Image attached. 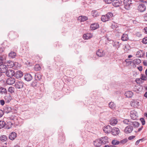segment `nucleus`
<instances>
[{
    "instance_id": "nucleus-1",
    "label": "nucleus",
    "mask_w": 147,
    "mask_h": 147,
    "mask_svg": "<svg viewBox=\"0 0 147 147\" xmlns=\"http://www.w3.org/2000/svg\"><path fill=\"white\" fill-rule=\"evenodd\" d=\"M113 16V14L112 13L109 12L105 15L102 16L101 20L104 22L109 21L112 19Z\"/></svg>"
},
{
    "instance_id": "nucleus-2",
    "label": "nucleus",
    "mask_w": 147,
    "mask_h": 147,
    "mask_svg": "<svg viewBox=\"0 0 147 147\" xmlns=\"http://www.w3.org/2000/svg\"><path fill=\"white\" fill-rule=\"evenodd\" d=\"M124 0H114L112 2V5L115 7H118L123 5Z\"/></svg>"
},
{
    "instance_id": "nucleus-3",
    "label": "nucleus",
    "mask_w": 147,
    "mask_h": 147,
    "mask_svg": "<svg viewBox=\"0 0 147 147\" xmlns=\"http://www.w3.org/2000/svg\"><path fill=\"white\" fill-rule=\"evenodd\" d=\"M131 4L130 1L129 0H124L123 1V5H124V7L127 10L129 9Z\"/></svg>"
},
{
    "instance_id": "nucleus-4",
    "label": "nucleus",
    "mask_w": 147,
    "mask_h": 147,
    "mask_svg": "<svg viewBox=\"0 0 147 147\" xmlns=\"http://www.w3.org/2000/svg\"><path fill=\"white\" fill-rule=\"evenodd\" d=\"M24 83L21 81H18L16 82L15 85V86L16 88L21 89L24 86Z\"/></svg>"
},
{
    "instance_id": "nucleus-5",
    "label": "nucleus",
    "mask_w": 147,
    "mask_h": 147,
    "mask_svg": "<svg viewBox=\"0 0 147 147\" xmlns=\"http://www.w3.org/2000/svg\"><path fill=\"white\" fill-rule=\"evenodd\" d=\"M130 117L133 120L137 119L138 117V114L136 111L133 110L130 112Z\"/></svg>"
},
{
    "instance_id": "nucleus-6",
    "label": "nucleus",
    "mask_w": 147,
    "mask_h": 147,
    "mask_svg": "<svg viewBox=\"0 0 147 147\" xmlns=\"http://www.w3.org/2000/svg\"><path fill=\"white\" fill-rule=\"evenodd\" d=\"M101 144H105L109 142L108 138L107 136L101 137L99 139Z\"/></svg>"
},
{
    "instance_id": "nucleus-7",
    "label": "nucleus",
    "mask_w": 147,
    "mask_h": 147,
    "mask_svg": "<svg viewBox=\"0 0 147 147\" xmlns=\"http://www.w3.org/2000/svg\"><path fill=\"white\" fill-rule=\"evenodd\" d=\"M120 132V130L119 129L116 127H114L111 129V132L112 134L115 136L117 135Z\"/></svg>"
},
{
    "instance_id": "nucleus-8",
    "label": "nucleus",
    "mask_w": 147,
    "mask_h": 147,
    "mask_svg": "<svg viewBox=\"0 0 147 147\" xmlns=\"http://www.w3.org/2000/svg\"><path fill=\"white\" fill-rule=\"evenodd\" d=\"M133 129V127L131 125H128L125 127L124 129V132L126 134L131 133Z\"/></svg>"
},
{
    "instance_id": "nucleus-9",
    "label": "nucleus",
    "mask_w": 147,
    "mask_h": 147,
    "mask_svg": "<svg viewBox=\"0 0 147 147\" xmlns=\"http://www.w3.org/2000/svg\"><path fill=\"white\" fill-rule=\"evenodd\" d=\"M5 72L6 75L9 77H11L14 75V71L12 69L7 70Z\"/></svg>"
},
{
    "instance_id": "nucleus-10",
    "label": "nucleus",
    "mask_w": 147,
    "mask_h": 147,
    "mask_svg": "<svg viewBox=\"0 0 147 147\" xmlns=\"http://www.w3.org/2000/svg\"><path fill=\"white\" fill-rule=\"evenodd\" d=\"M2 64H0V71L1 72L2 74V73L6 72L7 69V65Z\"/></svg>"
},
{
    "instance_id": "nucleus-11",
    "label": "nucleus",
    "mask_w": 147,
    "mask_h": 147,
    "mask_svg": "<svg viewBox=\"0 0 147 147\" xmlns=\"http://www.w3.org/2000/svg\"><path fill=\"white\" fill-rule=\"evenodd\" d=\"M14 77L17 79L20 78L23 75V73L21 71H16L14 74Z\"/></svg>"
},
{
    "instance_id": "nucleus-12",
    "label": "nucleus",
    "mask_w": 147,
    "mask_h": 147,
    "mask_svg": "<svg viewBox=\"0 0 147 147\" xmlns=\"http://www.w3.org/2000/svg\"><path fill=\"white\" fill-rule=\"evenodd\" d=\"M146 9L145 5L143 4H140L138 7V9L140 12H143Z\"/></svg>"
},
{
    "instance_id": "nucleus-13",
    "label": "nucleus",
    "mask_w": 147,
    "mask_h": 147,
    "mask_svg": "<svg viewBox=\"0 0 147 147\" xmlns=\"http://www.w3.org/2000/svg\"><path fill=\"white\" fill-rule=\"evenodd\" d=\"M6 55H3L0 56V64L5 63L7 61L6 60Z\"/></svg>"
},
{
    "instance_id": "nucleus-14",
    "label": "nucleus",
    "mask_w": 147,
    "mask_h": 147,
    "mask_svg": "<svg viewBox=\"0 0 147 147\" xmlns=\"http://www.w3.org/2000/svg\"><path fill=\"white\" fill-rule=\"evenodd\" d=\"M15 82V79L11 77L8 79L6 81L7 83L9 85H12L14 84Z\"/></svg>"
},
{
    "instance_id": "nucleus-15",
    "label": "nucleus",
    "mask_w": 147,
    "mask_h": 147,
    "mask_svg": "<svg viewBox=\"0 0 147 147\" xmlns=\"http://www.w3.org/2000/svg\"><path fill=\"white\" fill-rule=\"evenodd\" d=\"M24 79L27 81H30L32 79V77L30 74H26L24 75Z\"/></svg>"
},
{
    "instance_id": "nucleus-16",
    "label": "nucleus",
    "mask_w": 147,
    "mask_h": 147,
    "mask_svg": "<svg viewBox=\"0 0 147 147\" xmlns=\"http://www.w3.org/2000/svg\"><path fill=\"white\" fill-rule=\"evenodd\" d=\"M111 127L110 126L107 125L104 127L103 130L105 133L108 134L111 132Z\"/></svg>"
},
{
    "instance_id": "nucleus-17",
    "label": "nucleus",
    "mask_w": 147,
    "mask_h": 147,
    "mask_svg": "<svg viewBox=\"0 0 147 147\" xmlns=\"http://www.w3.org/2000/svg\"><path fill=\"white\" fill-rule=\"evenodd\" d=\"M16 56V53L14 51H11L8 54V57L10 59L15 58Z\"/></svg>"
},
{
    "instance_id": "nucleus-18",
    "label": "nucleus",
    "mask_w": 147,
    "mask_h": 147,
    "mask_svg": "<svg viewBox=\"0 0 147 147\" xmlns=\"http://www.w3.org/2000/svg\"><path fill=\"white\" fill-rule=\"evenodd\" d=\"M99 27V25L96 23L92 24L90 26V28L92 30H95L98 28Z\"/></svg>"
},
{
    "instance_id": "nucleus-19",
    "label": "nucleus",
    "mask_w": 147,
    "mask_h": 147,
    "mask_svg": "<svg viewBox=\"0 0 147 147\" xmlns=\"http://www.w3.org/2000/svg\"><path fill=\"white\" fill-rule=\"evenodd\" d=\"M118 121L117 119L115 118H112L110 120V124L112 125H115L117 124Z\"/></svg>"
},
{
    "instance_id": "nucleus-20",
    "label": "nucleus",
    "mask_w": 147,
    "mask_h": 147,
    "mask_svg": "<svg viewBox=\"0 0 147 147\" xmlns=\"http://www.w3.org/2000/svg\"><path fill=\"white\" fill-rule=\"evenodd\" d=\"M93 35L91 33H87L84 34L83 36V38L84 39H88L92 38Z\"/></svg>"
},
{
    "instance_id": "nucleus-21",
    "label": "nucleus",
    "mask_w": 147,
    "mask_h": 147,
    "mask_svg": "<svg viewBox=\"0 0 147 147\" xmlns=\"http://www.w3.org/2000/svg\"><path fill=\"white\" fill-rule=\"evenodd\" d=\"M100 140L99 139H96L94 142V144L96 147H99L101 144Z\"/></svg>"
},
{
    "instance_id": "nucleus-22",
    "label": "nucleus",
    "mask_w": 147,
    "mask_h": 147,
    "mask_svg": "<svg viewBox=\"0 0 147 147\" xmlns=\"http://www.w3.org/2000/svg\"><path fill=\"white\" fill-rule=\"evenodd\" d=\"M16 134L14 132H12L9 136V138L11 140H13L16 138Z\"/></svg>"
},
{
    "instance_id": "nucleus-23",
    "label": "nucleus",
    "mask_w": 147,
    "mask_h": 147,
    "mask_svg": "<svg viewBox=\"0 0 147 147\" xmlns=\"http://www.w3.org/2000/svg\"><path fill=\"white\" fill-rule=\"evenodd\" d=\"M42 77V74L39 72L36 73L35 75V78L36 80L39 81Z\"/></svg>"
},
{
    "instance_id": "nucleus-24",
    "label": "nucleus",
    "mask_w": 147,
    "mask_h": 147,
    "mask_svg": "<svg viewBox=\"0 0 147 147\" xmlns=\"http://www.w3.org/2000/svg\"><path fill=\"white\" fill-rule=\"evenodd\" d=\"M5 64H6L7 67L8 68H11L13 67L14 65L13 62L11 61H7Z\"/></svg>"
},
{
    "instance_id": "nucleus-25",
    "label": "nucleus",
    "mask_w": 147,
    "mask_h": 147,
    "mask_svg": "<svg viewBox=\"0 0 147 147\" xmlns=\"http://www.w3.org/2000/svg\"><path fill=\"white\" fill-rule=\"evenodd\" d=\"M96 55L99 57H101L105 55V53L102 50L98 49L96 53Z\"/></svg>"
},
{
    "instance_id": "nucleus-26",
    "label": "nucleus",
    "mask_w": 147,
    "mask_h": 147,
    "mask_svg": "<svg viewBox=\"0 0 147 147\" xmlns=\"http://www.w3.org/2000/svg\"><path fill=\"white\" fill-rule=\"evenodd\" d=\"M141 62V60L139 59H136L133 61V65L134 67H136L135 64L138 65Z\"/></svg>"
},
{
    "instance_id": "nucleus-27",
    "label": "nucleus",
    "mask_w": 147,
    "mask_h": 147,
    "mask_svg": "<svg viewBox=\"0 0 147 147\" xmlns=\"http://www.w3.org/2000/svg\"><path fill=\"white\" fill-rule=\"evenodd\" d=\"M88 19L85 16H80L78 17V20L80 22H84Z\"/></svg>"
},
{
    "instance_id": "nucleus-28",
    "label": "nucleus",
    "mask_w": 147,
    "mask_h": 147,
    "mask_svg": "<svg viewBox=\"0 0 147 147\" xmlns=\"http://www.w3.org/2000/svg\"><path fill=\"white\" fill-rule=\"evenodd\" d=\"M133 93L131 91H127L125 93V95L127 97L131 98L133 96Z\"/></svg>"
},
{
    "instance_id": "nucleus-29",
    "label": "nucleus",
    "mask_w": 147,
    "mask_h": 147,
    "mask_svg": "<svg viewBox=\"0 0 147 147\" xmlns=\"http://www.w3.org/2000/svg\"><path fill=\"white\" fill-rule=\"evenodd\" d=\"M121 39L123 41L127 40L129 39L128 36L127 34H123L121 37Z\"/></svg>"
},
{
    "instance_id": "nucleus-30",
    "label": "nucleus",
    "mask_w": 147,
    "mask_h": 147,
    "mask_svg": "<svg viewBox=\"0 0 147 147\" xmlns=\"http://www.w3.org/2000/svg\"><path fill=\"white\" fill-rule=\"evenodd\" d=\"M120 44H121L118 41H116L113 43V47H114L116 48H117V49L119 47Z\"/></svg>"
},
{
    "instance_id": "nucleus-31",
    "label": "nucleus",
    "mask_w": 147,
    "mask_h": 147,
    "mask_svg": "<svg viewBox=\"0 0 147 147\" xmlns=\"http://www.w3.org/2000/svg\"><path fill=\"white\" fill-rule=\"evenodd\" d=\"M5 99L7 102H9L11 99V95L9 94H7L5 96Z\"/></svg>"
},
{
    "instance_id": "nucleus-32",
    "label": "nucleus",
    "mask_w": 147,
    "mask_h": 147,
    "mask_svg": "<svg viewBox=\"0 0 147 147\" xmlns=\"http://www.w3.org/2000/svg\"><path fill=\"white\" fill-rule=\"evenodd\" d=\"M7 139V137L5 135H3L0 137V140L2 142L6 141Z\"/></svg>"
},
{
    "instance_id": "nucleus-33",
    "label": "nucleus",
    "mask_w": 147,
    "mask_h": 147,
    "mask_svg": "<svg viewBox=\"0 0 147 147\" xmlns=\"http://www.w3.org/2000/svg\"><path fill=\"white\" fill-rule=\"evenodd\" d=\"M143 88L142 86H137L134 88V90L136 91L137 92H140L142 91V89Z\"/></svg>"
},
{
    "instance_id": "nucleus-34",
    "label": "nucleus",
    "mask_w": 147,
    "mask_h": 147,
    "mask_svg": "<svg viewBox=\"0 0 147 147\" xmlns=\"http://www.w3.org/2000/svg\"><path fill=\"white\" fill-rule=\"evenodd\" d=\"M131 125H133L135 127H137L139 126L140 123L137 121H133L131 122Z\"/></svg>"
},
{
    "instance_id": "nucleus-35",
    "label": "nucleus",
    "mask_w": 147,
    "mask_h": 147,
    "mask_svg": "<svg viewBox=\"0 0 147 147\" xmlns=\"http://www.w3.org/2000/svg\"><path fill=\"white\" fill-rule=\"evenodd\" d=\"M0 92L2 94H6L7 92V91L5 88L1 87L0 88Z\"/></svg>"
},
{
    "instance_id": "nucleus-36",
    "label": "nucleus",
    "mask_w": 147,
    "mask_h": 147,
    "mask_svg": "<svg viewBox=\"0 0 147 147\" xmlns=\"http://www.w3.org/2000/svg\"><path fill=\"white\" fill-rule=\"evenodd\" d=\"M109 107L112 109H114L115 107V105L113 102H111L109 103Z\"/></svg>"
},
{
    "instance_id": "nucleus-37",
    "label": "nucleus",
    "mask_w": 147,
    "mask_h": 147,
    "mask_svg": "<svg viewBox=\"0 0 147 147\" xmlns=\"http://www.w3.org/2000/svg\"><path fill=\"white\" fill-rule=\"evenodd\" d=\"M5 125V122L3 121H0V129L3 127Z\"/></svg>"
},
{
    "instance_id": "nucleus-38",
    "label": "nucleus",
    "mask_w": 147,
    "mask_h": 147,
    "mask_svg": "<svg viewBox=\"0 0 147 147\" xmlns=\"http://www.w3.org/2000/svg\"><path fill=\"white\" fill-rule=\"evenodd\" d=\"M8 91L9 92L12 93L14 92V88L13 87H10L8 89Z\"/></svg>"
},
{
    "instance_id": "nucleus-39",
    "label": "nucleus",
    "mask_w": 147,
    "mask_h": 147,
    "mask_svg": "<svg viewBox=\"0 0 147 147\" xmlns=\"http://www.w3.org/2000/svg\"><path fill=\"white\" fill-rule=\"evenodd\" d=\"M41 69V67L40 65L36 64L35 66L34 69L36 71H38Z\"/></svg>"
},
{
    "instance_id": "nucleus-40",
    "label": "nucleus",
    "mask_w": 147,
    "mask_h": 147,
    "mask_svg": "<svg viewBox=\"0 0 147 147\" xmlns=\"http://www.w3.org/2000/svg\"><path fill=\"white\" fill-rule=\"evenodd\" d=\"M131 122H130L129 120L127 119H125L123 121L124 123L127 125H131Z\"/></svg>"
},
{
    "instance_id": "nucleus-41",
    "label": "nucleus",
    "mask_w": 147,
    "mask_h": 147,
    "mask_svg": "<svg viewBox=\"0 0 147 147\" xmlns=\"http://www.w3.org/2000/svg\"><path fill=\"white\" fill-rule=\"evenodd\" d=\"M119 143V141L116 140H113L112 142V144L113 145H118Z\"/></svg>"
},
{
    "instance_id": "nucleus-42",
    "label": "nucleus",
    "mask_w": 147,
    "mask_h": 147,
    "mask_svg": "<svg viewBox=\"0 0 147 147\" xmlns=\"http://www.w3.org/2000/svg\"><path fill=\"white\" fill-rule=\"evenodd\" d=\"M127 139L126 138H125L123 140H121L119 142L120 143H121L122 144H124L126 143L127 142Z\"/></svg>"
},
{
    "instance_id": "nucleus-43",
    "label": "nucleus",
    "mask_w": 147,
    "mask_h": 147,
    "mask_svg": "<svg viewBox=\"0 0 147 147\" xmlns=\"http://www.w3.org/2000/svg\"><path fill=\"white\" fill-rule=\"evenodd\" d=\"M37 80H34L32 83L31 85L33 87L36 86L37 85Z\"/></svg>"
},
{
    "instance_id": "nucleus-44",
    "label": "nucleus",
    "mask_w": 147,
    "mask_h": 147,
    "mask_svg": "<svg viewBox=\"0 0 147 147\" xmlns=\"http://www.w3.org/2000/svg\"><path fill=\"white\" fill-rule=\"evenodd\" d=\"M111 27L113 29H115L117 27V25L115 23H113L112 24Z\"/></svg>"
},
{
    "instance_id": "nucleus-45",
    "label": "nucleus",
    "mask_w": 147,
    "mask_h": 147,
    "mask_svg": "<svg viewBox=\"0 0 147 147\" xmlns=\"http://www.w3.org/2000/svg\"><path fill=\"white\" fill-rule=\"evenodd\" d=\"M141 53H143L142 51H139L137 52L136 55H138V57H142L143 55V54H141Z\"/></svg>"
},
{
    "instance_id": "nucleus-46",
    "label": "nucleus",
    "mask_w": 147,
    "mask_h": 147,
    "mask_svg": "<svg viewBox=\"0 0 147 147\" xmlns=\"http://www.w3.org/2000/svg\"><path fill=\"white\" fill-rule=\"evenodd\" d=\"M142 42L145 44L147 43V37L144 38L142 41Z\"/></svg>"
},
{
    "instance_id": "nucleus-47",
    "label": "nucleus",
    "mask_w": 147,
    "mask_h": 147,
    "mask_svg": "<svg viewBox=\"0 0 147 147\" xmlns=\"http://www.w3.org/2000/svg\"><path fill=\"white\" fill-rule=\"evenodd\" d=\"M142 76L141 77V79L142 80H146V76L142 74H141Z\"/></svg>"
},
{
    "instance_id": "nucleus-48",
    "label": "nucleus",
    "mask_w": 147,
    "mask_h": 147,
    "mask_svg": "<svg viewBox=\"0 0 147 147\" xmlns=\"http://www.w3.org/2000/svg\"><path fill=\"white\" fill-rule=\"evenodd\" d=\"M140 120L142 123L143 125H144L145 123V121L144 118H142L140 119Z\"/></svg>"
},
{
    "instance_id": "nucleus-49",
    "label": "nucleus",
    "mask_w": 147,
    "mask_h": 147,
    "mask_svg": "<svg viewBox=\"0 0 147 147\" xmlns=\"http://www.w3.org/2000/svg\"><path fill=\"white\" fill-rule=\"evenodd\" d=\"M104 1L107 3L109 4L112 3V0H104Z\"/></svg>"
},
{
    "instance_id": "nucleus-50",
    "label": "nucleus",
    "mask_w": 147,
    "mask_h": 147,
    "mask_svg": "<svg viewBox=\"0 0 147 147\" xmlns=\"http://www.w3.org/2000/svg\"><path fill=\"white\" fill-rule=\"evenodd\" d=\"M136 35L138 37H140L142 35L140 32H138L136 33Z\"/></svg>"
},
{
    "instance_id": "nucleus-51",
    "label": "nucleus",
    "mask_w": 147,
    "mask_h": 147,
    "mask_svg": "<svg viewBox=\"0 0 147 147\" xmlns=\"http://www.w3.org/2000/svg\"><path fill=\"white\" fill-rule=\"evenodd\" d=\"M4 114V112L3 111L0 109V117H1Z\"/></svg>"
},
{
    "instance_id": "nucleus-52",
    "label": "nucleus",
    "mask_w": 147,
    "mask_h": 147,
    "mask_svg": "<svg viewBox=\"0 0 147 147\" xmlns=\"http://www.w3.org/2000/svg\"><path fill=\"white\" fill-rule=\"evenodd\" d=\"M142 140H143L142 139H140L138 140L137 141H136V143H135V145H138V144H139L140 141H142Z\"/></svg>"
},
{
    "instance_id": "nucleus-53",
    "label": "nucleus",
    "mask_w": 147,
    "mask_h": 147,
    "mask_svg": "<svg viewBox=\"0 0 147 147\" xmlns=\"http://www.w3.org/2000/svg\"><path fill=\"white\" fill-rule=\"evenodd\" d=\"M132 63L133 64V61H129L127 62L126 64L128 65H131Z\"/></svg>"
},
{
    "instance_id": "nucleus-54",
    "label": "nucleus",
    "mask_w": 147,
    "mask_h": 147,
    "mask_svg": "<svg viewBox=\"0 0 147 147\" xmlns=\"http://www.w3.org/2000/svg\"><path fill=\"white\" fill-rule=\"evenodd\" d=\"M143 128V126H142L140 128L138 129V130L137 131H135V132L136 133H137V132L140 131Z\"/></svg>"
},
{
    "instance_id": "nucleus-55",
    "label": "nucleus",
    "mask_w": 147,
    "mask_h": 147,
    "mask_svg": "<svg viewBox=\"0 0 147 147\" xmlns=\"http://www.w3.org/2000/svg\"><path fill=\"white\" fill-rule=\"evenodd\" d=\"M135 136H129L128 138V139L129 140H131L134 138H135Z\"/></svg>"
},
{
    "instance_id": "nucleus-56",
    "label": "nucleus",
    "mask_w": 147,
    "mask_h": 147,
    "mask_svg": "<svg viewBox=\"0 0 147 147\" xmlns=\"http://www.w3.org/2000/svg\"><path fill=\"white\" fill-rule=\"evenodd\" d=\"M1 104L2 105H3L5 104V102L3 100H0Z\"/></svg>"
},
{
    "instance_id": "nucleus-57",
    "label": "nucleus",
    "mask_w": 147,
    "mask_h": 147,
    "mask_svg": "<svg viewBox=\"0 0 147 147\" xmlns=\"http://www.w3.org/2000/svg\"><path fill=\"white\" fill-rule=\"evenodd\" d=\"M144 19L145 21H147V13L145 14L144 15Z\"/></svg>"
},
{
    "instance_id": "nucleus-58",
    "label": "nucleus",
    "mask_w": 147,
    "mask_h": 147,
    "mask_svg": "<svg viewBox=\"0 0 147 147\" xmlns=\"http://www.w3.org/2000/svg\"><path fill=\"white\" fill-rule=\"evenodd\" d=\"M138 69L140 71H142V68L141 66L138 67Z\"/></svg>"
},
{
    "instance_id": "nucleus-59",
    "label": "nucleus",
    "mask_w": 147,
    "mask_h": 147,
    "mask_svg": "<svg viewBox=\"0 0 147 147\" xmlns=\"http://www.w3.org/2000/svg\"><path fill=\"white\" fill-rule=\"evenodd\" d=\"M6 109H5V112L7 113H9V112H10V108H7L8 110L7 111H6Z\"/></svg>"
},
{
    "instance_id": "nucleus-60",
    "label": "nucleus",
    "mask_w": 147,
    "mask_h": 147,
    "mask_svg": "<svg viewBox=\"0 0 147 147\" xmlns=\"http://www.w3.org/2000/svg\"><path fill=\"white\" fill-rule=\"evenodd\" d=\"M141 78H137L136 79V81L137 83H140L139 81H140Z\"/></svg>"
},
{
    "instance_id": "nucleus-61",
    "label": "nucleus",
    "mask_w": 147,
    "mask_h": 147,
    "mask_svg": "<svg viewBox=\"0 0 147 147\" xmlns=\"http://www.w3.org/2000/svg\"><path fill=\"white\" fill-rule=\"evenodd\" d=\"M143 63L144 65L145 66H147V62L145 61H144L143 62Z\"/></svg>"
},
{
    "instance_id": "nucleus-62",
    "label": "nucleus",
    "mask_w": 147,
    "mask_h": 147,
    "mask_svg": "<svg viewBox=\"0 0 147 147\" xmlns=\"http://www.w3.org/2000/svg\"><path fill=\"white\" fill-rule=\"evenodd\" d=\"M144 29L145 31V33L147 34V27L144 28Z\"/></svg>"
},
{
    "instance_id": "nucleus-63",
    "label": "nucleus",
    "mask_w": 147,
    "mask_h": 147,
    "mask_svg": "<svg viewBox=\"0 0 147 147\" xmlns=\"http://www.w3.org/2000/svg\"><path fill=\"white\" fill-rule=\"evenodd\" d=\"M104 147H112V146H109L108 145H106L105 146H104Z\"/></svg>"
},
{
    "instance_id": "nucleus-64",
    "label": "nucleus",
    "mask_w": 147,
    "mask_h": 147,
    "mask_svg": "<svg viewBox=\"0 0 147 147\" xmlns=\"http://www.w3.org/2000/svg\"><path fill=\"white\" fill-rule=\"evenodd\" d=\"M144 88L145 90H147V86H144Z\"/></svg>"
}]
</instances>
